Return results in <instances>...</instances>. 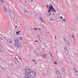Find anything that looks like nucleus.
Instances as JSON below:
<instances>
[{"label": "nucleus", "instance_id": "obj_1", "mask_svg": "<svg viewBox=\"0 0 78 78\" xmlns=\"http://www.w3.org/2000/svg\"><path fill=\"white\" fill-rule=\"evenodd\" d=\"M25 70L26 72L24 73V74L27 75H28V73H30V72L31 71V70L30 69H25Z\"/></svg>", "mask_w": 78, "mask_h": 78}, {"label": "nucleus", "instance_id": "obj_2", "mask_svg": "<svg viewBox=\"0 0 78 78\" xmlns=\"http://www.w3.org/2000/svg\"><path fill=\"white\" fill-rule=\"evenodd\" d=\"M29 74L32 76H35L36 75V73L34 71L31 72V71L29 72Z\"/></svg>", "mask_w": 78, "mask_h": 78}, {"label": "nucleus", "instance_id": "obj_3", "mask_svg": "<svg viewBox=\"0 0 78 78\" xmlns=\"http://www.w3.org/2000/svg\"><path fill=\"white\" fill-rule=\"evenodd\" d=\"M50 5L49 9L48 11V12H50L51 11V10L53 8V7L51 5V3H50Z\"/></svg>", "mask_w": 78, "mask_h": 78}, {"label": "nucleus", "instance_id": "obj_4", "mask_svg": "<svg viewBox=\"0 0 78 78\" xmlns=\"http://www.w3.org/2000/svg\"><path fill=\"white\" fill-rule=\"evenodd\" d=\"M17 47L18 48L21 47H22V44L21 43H19L17 44Z\"/></svg>", "mask_w": 78, "mask_h": 78}, {"label": "nucleus", "instance_id": "obj_5", "mask_svg": "<svg viewBox=\"0 0 78 78\" xmlns=\"http://www.w3.org/2000/svg\"><path fill=\"white\" fill-rule=\"evenodd\" d=\"M40 38L42 39V40H45V38L44 37L42 36V35L40 34Z\"/></svg>", "mask_w": 78, "mask_h": 78}, {"label": "nucleus", "instance_id": "obj_6", "mask_svg": "<svg viewBox=\"0 0 78 78\" xmlns=\"http://www.w3.org/2000/svg\"><path fill=\"white\" fill-rule=\"evenodd\" d=\"M40 19L41 20V21L43 23H45V22L44 21V20L42 19V17H40Z\"/></svg>", "mask_w": 78, "mask_h": 78}, {"label": "nucleus", "instance_id": "obj_7", "mask_svg": "<svg viewBox=\"0 0 78 78\" xmlns=\"http://www.w3.org/2000/svg\"><path fill=\"white\" fill-rule=\"evenodd\" d=\"M14 41L15 43H18V42H19V40L15 38L14 39Z\"/></svg>", "mask_w": 78, "mask_h": 78}, {"label": "nucleus", "instance_id": "obj_8", "mask_svg": "<svg viewBox=\"0 0 78 78\" xmlns=\"http://www.w3.org/2000/svg\"><path fill=\"white\" fill-rule=\"evenodd\" d=\"M15 58H16V59H17V61H18V62H21V61H19V60H18V59H18V58H19V57L18 55H16Z\"/></svg>", "mask_w": 78, "mask_h": 78}, {"label": "nucleus", "instance_id": "obj_9", "mask_svg": "<svg viewBox=\"0 0 78 78\" xmlns=\"http://www.w3.org/2000/svg\"><path fill=\"white\" fill-rule=\"evenodd\" d=\"M56 73L57 74V75H59V71L58 70H57L56 69Z\"/></svg>", "mask_w": 78, "mask_h": 78}, {"label": "nucleus", "instance_id": "obj_10", "mask_svg": "<svg viewBox=\"0 0 78 78\" xmlns=\"http://www.w3.org/2000/svg\"><path fill=\"white\" fill-rule=\"evenodd\" d=\"M0 53H4V52H5V50H2V49H0Z\"/></svg>", "mask_w": 78, "mask_h": 78}, {"label": "nucleus", "instance_id": "obj_11", "mask_svg": "<svg viewBox=\"0 0 78 78\" xmlns=\"http://www.w3.org/2000/svg\"><path fill=\"white\" fill-rule=\"evenodd\" d=\"M21 31L20 30H19V31H17L16 32L17 35H19V34L20 33Z\"/></svg>", "mask_w": 78, "mask_h": 78}, {"label": "nucleus", "instance_id": "obj_12", "mask_svg": "<svg viewBox=\"0 0 78 78\" xmlns=\"http://www.w3.org/2000/svg\"><path fill=\"white\" fill-rule=\"evenodd\" d=\"M51 10L52 11H53V12H56V10L53 7Z\"/></svg>", "mask_w": 78, "mask_h": 78}, {"label": "nucleus", "instance_id": "obj_13", "mask_svg": "<svg viewBox=\"0 0 78 78\" xmlns=\"http://www.w3.org/2000/svg\"><path fill=\"white\" fill-rule=\"evenodd\" d=\"M25 77L26 78H32L28 76L27 75H26L25 76Z\"/></svg>", "mask_w": 78, "mask_h": 78}, {"label": "nucleus", "instance_id": "obj_14", "mask_svg": "<svg viewBox=\"0 0 78 78\" xmlns=\"http://www.w3.org/2000/svg\"><path fill=\"white\" fill-rule=\"evenodd\" d=\"M25 14H26V15H27V16H28V13L27 12H25Z\"/></svg>", "mask_w": 78, "mask_h": 78}, {"label": "nucleus", "instance_id": "obj_15", "mask_svg": "<svg viewBox=\"0 0 78 78\" xmlns=\"http://www.w3.org/2000/svg\"><path fill=\"white\" fill-rule=\"evenodd\" d=\"M14 46H15V47H17V43H15L14 44Z\"/></svg>", "mask_w": 78, "mask_h": 78}, {"label": "nucleus", "instance_id": "obj_16", "mask_svg": "<svg viewBox=\"0 0 78 78\" xmlns=\"http://www.w3.org/2000/svg\"><path fill=\"white\" fill-rule=\"evenodd\" d=\"M19 39H20V40H21V41H22V40L23 39V38L21 37H19Z\"/></svg>", "mask_w": 78, "mask_h": 78}, {"label": "nucleus", "instance_id": "obj_17", "mask_svg": "<svg viewBox=\"0 0 78 78\" xmlns=\"http://www.w3.org/2000/svg\"><path fill=\"white\" fill-rule=\"evenodd\" d=\"M43 56L44 58H46L47 57V55L46 54H44Z\"/></svg>", "mask_w": 78, "mask_h": 78}, {"label": "nucleus", "instance_id": "obj_18", "mask_svg": "<svg viewBox=\"0 0 78 78\" xmlns=\"http://www.w3.org/2000/svg\"><path fill=\"white\" fill-rule=\"evenodd\" d=\"M62 70L63 72H64L66 71V69H62Z\"/></svg>", "mask_w": 78, "mask_h": 78}, {"label": "nucleus", "instance_id": "obj_19", "mask_svg": "<svg viewBox=\"0 0 78 78\" xmlns=\"http://www.w3.org/2000/svg\"><path fill=\"white\" fill-rule=\"evenodd\" d=\"M11 65L12 67H14V65L12 64V63H11Z\"/></svg>", "mask_w": 78, "mask_h": 78}, {"label": "nucleus", "instance_id": "obj_20", "mask_svg": "<svg viewBox=\"0 0 78 78\" xmlns=\"http://www.w3.org/2000/svg\"><path fill=\"white\" fill-rule=\"evenodd\" d=\"M65 52L66 53H67V54H68V53H69V52H68V51H67V50L66 51H65Z\"/></svg>", "mask_w": 78, "mask_h": 78}, {"label": "nucleus", "instance_id": "obj_21", "mask_svg": "<svg viewBox=\"0 0 78 78\" xmlns=\"http://www.w3.org/2000/svg\"><path fill=\"white\" fill-rule=\"evenodd\" d=\"M55 64H56V65H58V63L57 62L55 61L54 62Z\"/></svg>", "mask_w": 78, "mask_h": 78}, {"label": "nucleus", "instance_id": "obj_22", "mask_svg": "<svg viewBox=\"0 0 78 78\" xmlns=\"http://www.w3.org/2000/svg\"><path fill=\"white\" fill-rule=\"evenodd\" d=\"M74 70L76 73L78 72V71H77V70H76V69H74Z\"/></svg>", "mask_w": 78, "mask_h": 78}, {"label": "nucleus", "instance_id": "obj_23", "mask_svg": "<svg viewBox=\"0 0 78 78\" xmlns=\"http://www.w3.org/2000/svg\"><path fill=\"white\" fill-rule=\"evenodd\" d=\"M8 41L9 42H10V43H11L12 42V41H11V40L9 41V39H8Z\"/></svg>", "mask_w": 78, "mask_h": 78}, {"label": "nucleus", "instance_id": "obj_24", "mask_svg": "<svg viewBox=\"0 0 78 78\" xmlns=\"http://www.w3.org/2000/svg\"><path fill=\"white\" fill-rule=\"evenodd\" d=\"M45 5L46 6H47V7L48 8L49 6H48V5L45 4Z\"/></svg>", "mask_w": 78, "mask_h": 78}, {"label": "nucleus", "instance_id": "obj_25", "mask_svg": "<svg viewBox=\"0 0 78 78\" xmlns=\"http://www.w3.org/2000/svg\"><path fill=\"white\" fill-rule=\"evenodd\" d=\"M64 48V51L65 52L67 50V49H66V48Z\"/></svg>", "mask_w": 78, "mask_h": 78}, {"label": "nucleus", "instance_id": "obj_26", "mask_svg": "<svg viewBox=\"0 0 78 78\" xmlns=\"http://www.w3.org/2000/svg\"><path fill=\"white\" fill-rule=\"evenodd\" d=\"M3 8H4V9H6V6H3Z\"/></svg>", "mask_w": 78, "mask_h": 78}, {"label": "nucleus", "instance_id": "obj_27", "mask_svg": "<svg viewBox=\"0 0 78 78\" xmlns=\"http://www.w3.org/2000/svg\"><path fill=\"white\" fill-rule=\"evenodd\" d=\"M73 41H74V42H75V40H76L75 38H73Z\"/></svg>", "mask_w": 78, "mask_h": 78}, {"label": "nucleus", "instance_id": "obj_28", "mask_svg": "<svg viewBox=\"0 0 78 78\" xmlns=\"http://www.w3.org/2000/svg\"><path fill=\"white\" fill-rule=\"evenodd\" d=\"M49 12V16H50V15H51V12H50H50Z\"/></svg>", "mask_w": 78, "mask_h": 78}, {"label": "nucleus", "instance_id": "obj_29", "mask_svg": "<svg viewBox=\"0 0 78 78\" xmlns=\"http://www.w3.org/2000/svg\"><path fill=\"white\" fill-rule=\"evenodd\" d=\"M30 2H31V3H33V2H34V1L33 0H31Z\"/></svg>", "mask_w": 78, "mask_h": 78}, {"label": "nucleus", "instance_id": "obj_30", "mask_svg": "<svg viewBox=\"0 0 78 78\" xmlns=\"http://www.w3.org/2000/svg\"><path fill=\"white\" fill-rule=\"evenodd\" d=\"M63 22H66V19H64L63 20Z\"/></svg>", "mask_w": 78, "mask_h": 78}, {"label": "nucleus", "instance_id": "obj_31", "mask_svg": "<svg viewBox=\"0 0 78 78\" xmlns=\"http://www.w3.org/2000/svg\"><path fill=\"white\" fill-rule=\"evenodd\" d=\"M37 30V28H35L34 29V30H35V31H36V30Z\"/></svg>", "mask_w": 78, "mask_h": 78}, {"label": "nucleus", "instance_id": "obj_32", "mask_svg": "<svg viewBox=\"0 0 78 78\" xmlns=\"http://www.w3.org/2000/svg\"><path fill=\"white\" fill-rule=\"evenodd\" d=\"M66 43H67V44H68V43H69V41H66Z\"/></svg>", "mask_w": 78, "mask_h": 78}, {"label": "nucleus", "instance_id": "obj_33", "mask_svg": "<svg viewBox=\"0 0 78 78\" xmlns=\"http://www.w3.org/2000/svg\"><path fill=\"white\" fill-rule=\"evenodd\" d=\"M49 53H50V55H51V56H52V54H51V53L49 52Z\"/></svg>", "mask_w": 78, "mask_h": 78}, {"label": "nucleus", "instance_id": "obj_34", "mask_svg": "<svg viewBox=\"0 0 78 78\" xmlns=\"http://www.w3.org/2000/svg\"><path fill=\"white\" fill-rule=\"evenodd\" d=\"M18 59H20V60H19V61H21V59H20V58H19V57L18 58Z\"/></svg>", "mask_w": 78, "mask_h": 78}, {"label": "nucleus", "instance_id": "obj_35", "mask_svg": "<svg viewBox=\"0 0 78 78\" xmlns=\"http://www.w3.org/2000/svg\"><path fill=\"white\" fill-rule=\"evenodd\" d=\"M38 39H39L40 40L41 42H42V41H41V38H40L39 37H38Z\"/></svg>", "mask_w": 78, "mask_h": 78}, {"label": "nucleus", "instance_id": "obj_36", "mask_svg": "<svg viewBox=\"0 0 78 78\" xmlns=\"http://www.w3.org/2000/svg\"><path fill=\"white\" fill-rule=\"evenodd\" d=\"M67 44H68V45H69V46H70V43H68Z\"/></svg>", "mask_w": 78, "mask_h": 78}, {"label": "nucleus", "instance_id": "obj_37", "mask_svg": "<svg viewBox=\"0 0 78 78\" xmlns=\"http://www.w3.org/2000/svg\"><path fill=\"white\" fill-rule=\"evenodd\" d=\"M1 2H2V3H4V2L3 1V0H1Z\"/></svg>", "mask_w": 78, "mask_h": 78}, {"label": "nucleus", "instance_id": "obj_38", "mask_svg": "<svg viewBox=\"0 0 78 78\" xmlns=\"http://www.w3.org/2000/svg\"><path fill=\"white\" fill-rule=\"evenodd\" d=\"M72 37H73V38H75V37H74V36L73 35V34H72Z\"/></svg>", "mask_w": 78, "mask_h": 78}, {"label": "nucleus", "instance_id": "obj_39", "mask_svg": "<svg viewBox=\"0 0 78 78\" xmlns=\"http://www.w3.org/2000/svg\"><path fill=\"white\" fill-rule=\"evenodd\" d=\"M17 68H18L19 69V68H21L20 66H18L17 67Z\"/></svg>", "mask_w": 78, "mask_h": 78}, {"label": "nucleus", "instance_id": "obj_40", "mask_svg": "<svg viewBox=\"0 0 78 78\" xmlns=\"http://www.w3.org/2000/svg\"><path fill=\"white\" fill-rule=\"evenodd\" d=\"M38 30H40V31H41V29L40 28H38Z\"/></svg>", "mask_w": 78, "mask_h": 78}, {"label": "nucleus", "instance_id": "obj_41", "mask_svg": "<svg viewBox=\"0 0 78 78\" xmlns=\"http://www.w3.org/2000/svg\"><path fill=\"white\" fill-rule=\"evenodd\" d=\"M60 17H61V19H63V17H62V16H60Z\"/></svg>", "mask_w": 78, "mask_h": 78}, {"label": "nucleus", "instance_id": "obj_42", "mask_svg": "<svg viewBox=\"0 0 78 78\" xmlns=\"http://www.w3.org/2000/svg\"><path fill=\"white\" fill-rule=\"evenodd\" d=\"M17 28V26H16L15 27V28Z\"/></svg>", "mask_w": 78, "mask_h": 78}, {"label": "nucleus", "instance_id": "obj_43", "mask_svg": "<svg viewBox=\"0 0 78 78\" xmlns=\"http://www.w3.org/2000/svg\"><path fill=\"white\" fill-rule=\"evenodd\" d=\"M63 38H64V39L65 40V41H66V39L65 38H64V37H63Z\"/></svg>", "mask_w": 78, "mask_h": 78}, {"label": "nucleus", "instance_id": "obj_44", "mask_svg": "<svg viewBox=\"0 0 78 78\" xmlns=\"http://www.w3.org/2000/svg\"><path fill=\"white\" fill-rule=\"evenodd\" d=\"M32 61H34L35 62H36V61L34 60H32Z\"/></svg>", "mask_w": 78, "mask_h": 78}, {"label": "nucleus", "instance_id": "obj_45", "mask_svg": "<svg viewBox=\"0 0 78 78\" xmlns=\"http://www.w3.org/2000/svg\"><path fill=\"white\" fill-rule=\"evenodd\" d=\"M6 9H5V12H6Z\"/></svg>", "mask_w": 78, "mask_h": 78}, {"label": "nucleus", "instance_id": "obj_46", "mask_svg": "<svg viewBox=\"0 0 78 78\" xmlns=\"http://www.w3.org/2000/svg\"><path fill=\"white\" fill-rule=\"evenodd\" d=\"M55 39H56V36L55 35Z\"/></svg>", "mask_w": 78, "mask_h": 78}, {"label": "nucleus", "instance_id": "obj_47", "mask_svg": "<svg viewBox=\"0 0 78 78\" xmlns=\"http://www.w3.org/2000/svg\"><path fill=\"white\" fill-rule=\"evenodd\" d=\"M35 41L36 42H37V40Z\"/></svg>", "mask_w": 78, "mask_h": 78}, {"label": "nucleus", "instance_id": "obj_48", "mask_svg": "<svg viewBox=\"0 0 78 78\" xmlns=\"http://www.w3.org/2000/svg\"><path fill=\"white\" fill-rule=\"evenodd\" d=\"M0 39H1V40H3L2 39V38H1L0 37Z\"/></svg>", "mask_w": 78, "mask_h": 78}, {"label": "nucleus", "instance_id": "obj_49", "mask_svg": "<svg viewBox=\"0 0 78 78\" xmlns=\"http://www.w3.org/2000/svg\"><path fill=\"white\" fill-rule=\"evenodd\" d=\"M45 14H46V15L47 16H48V15L47 14L45 13Z\"/></svg>", "mask_w": 78, "mask_h": 78}, {"label": "nucleus", "instance_id": "obj_50", "mask_svg": "<svg viewBox=\"0 0 78 78\" xmlns=\"http://www.w3.org/2000/svg\"><path fill=\"white\" fill-rule=\"evenodd\" d=\"M53 16H54V15H55V13H54L53 14Z\"/></svg>", "mask_w": 78, "mask_h": 78}, {"label": "nucleus", "instance_id": "obj_51", "mask_svg": "<svg viewBox=\"0 0 78 78\" xmlns=\"http://www.w3.org/2000/svg\"><path fill=\"white\" fill-rule=\"evenodd\" d=\"M9 11V12L11 13V12Z\"/></svg>", "mask_w": 78, "mask_h": 78}, {"label": "nucleus", "instance_id": "obj_52", "mask_svg": "<svg viewBox=\"0 0 78 78\" xmlns=\"http://www.w3.org/2000/svg\"><path fill=\"white\" fill-rule=\"evenodd\" d=\"M35 64L36 65L37 64V63H35Z\"/></svg>", "mask_w": 78, "mask_h": 78}, {"label": "nucleus", "instance_id": "obj_53", "mask_svg": "<svg viewBox=\"0 0 78 78\" xmlns=\"http://www.w3.org/2000/svg\"><path fill=\"white\" fill-rule=\"evenodd\" d=\"M51 57L52 58H53V55H52V56H51Z\"/></svg>", "mask_w": 78, "mask_h": 78}, {"label": "nucleus", "instance_id": "obj_54", "mask_svg": "<svg viewBox=\"0 0 78 78\" xmlns=\"http://www.w3.org/2000/svg\"><path fill=\"white\" fill-rule=\"evenodd\" d=\"M25 2H26V3H27V2L26 1H25Z\"/></svg>", "mask_w": 78, "mask_h": 78}, {"label": "nucleus", "instance_id": "obj_55", "mask_svg": "<svg viewBox=\"0 0 78 78\" xmlns=\"http://www.w3.org/2000/svg\"><path fill=\"white\" fill-rule=\"evenodd\" d=\"M3 70H5V69H3Z\"/></svg>", "mask_w": 78, "mask_h": 78}, {"label": "nucleus", "instance_id": "obj_56", "mask_svg": "<svg viewBox=\"0 0 78 78\" xmlns=\"http://www.w3.org/2000/svg\"><path fill=\"white\" fill-rule=\"evenodd\" d=\"M20 35H22V34H20Z\"/></svg>", "mask_w": 78, "mask_h": 78}, {"label": "nucleus", "instance_id": "obj_57", "mask_svg": "<svg viewBox=\"0 0 78 78\" xmlns=\"http://www.w3.org/2000/svg\"><path fill=\"white\" fill-rule=\"evenodd\" d=\"M58 14H59V13H58Z\"/></svg>", "mask_w": 78, "mask_h": 78}, {"label": "nucleus", "instance_id": "obj_58", "mask_svg": "<svg viewBox=\"0 0 78 78\" xmlns=\"http://www.w3.org/2000/svg\"><path fill=\"white\" fill-rule=\"evenodd\" d=\"M25 69H27V68H25Z\"/></svg>", "mask_w": 78, "mask_h": 78}, {"label": "nucleus", "instance_id": "obj_59", "mask_svg": "<svg viewBox=\"0 0 78 78\" xmlns=\"http://www.w3.org/2000/svg\"><path fill=\"white\" fill-rule=\"evenodd\" d=\"M48 33H49V32H48Z\"/></svg>", "mask_w": 78, "mask_h": 78}, {"label": "nucleus", "instance_id": "obj_60", "mask_svg": "<svg viewBox=\"0 0 78 78\" xmlns=\"http://www.w3.org/2000/svg\"><path fill=\"white\" fill-rule=\"evenodd\" d=\"M55 16H56V15H55Z\"/></svg>", "mask_w": 78, "mask_h": 78}, {"label": "nucleus", "instance_id": "obj_61", "mask_svg": "<svg viewBox=\"0 0 78 78\" xmlns=\"http://www.w3.org/2000/svg\"><path fill=\"white\" fill-rule=\"evenodd\" d=\"M71 29H72V28H71Z\"/></svg>", "mask_w": 78, "mask_h": 78}, {"label": "nucleus", "instance_id": "obj_62", "mask_svg": "<svg viewBox=\"0 0 78 78\" xmlns=\"http://www.w3.org/2000/svg\"><path fill=\"white\" fill-rule=\"evenodd\" d=\"M74 69H75V68H74Z\"/></svg>", "mask_w": 78, "mask_h": 78}, {"label": "nucleus", "instance_id": "obj_63", "mask_svg": "<svg viewBox=\"0 0 78 78\" xmlns=\"http://www.w3.org/2000/svg\"><path fill=\"white\" fill-rule=\"evenodd\" d=\"M1 1V0H0Z\"/></svg>", "mask_w": 78, "mask_h": 78}]
</instances>
